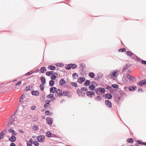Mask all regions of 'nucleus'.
Masks as SVG:
<instances>
[{
    "label": "nucleus",
    "instance_id": "f257e3e1",
    "mask_svg": "<svg viewBox=\"0 0 146 146\" xmlns=\"http://www.w3.org/2000/svg\"><path fill=\"white\" fill-rule=\"evenodd\" d=\"M56 93L57 96L59 97L67 96L68 95V92L67 91H63L60 89L57 90Z\"/></svg>",
    "mask_w": 146,
    "mask_h": 146
},
{
    "label": "nucleus",
    "instance_id": "f03ea898",
    "mask_svg": "<svg viewBox=\"0 0 146 146\" xmlns=\"http://www.w3.org/2000/svg\"><path fill=\"white\" fill-rule=\"evenodd\" d=\"M119 72L117 70H115L111 72L110 76L111 79H113L117 75L119 74Z\"/></svg>",
    "mask_w": 146,
    "mask_h": 146
},
{
    "label": "nucleus",
    "instance_id": "7ed1b4c3",
    "mask_svg": "<svg viewBox=\"0 0 146 146\" xmlns=\"http://www.w3.org/2000/svg\"><path fill=\"white\" fill-rule=\"evenodd\" d=\"M45 137L44 135H40L37 137L38 141L40 142H43L45 141Z\"/></svg>",
    "mask_w": 146,
    "mask_h": 146
},
{
    "label": "nucleus",
    "instance_id": "20e7f679",
    "mask_svg": "<svg viewBox=\"0 0 146 146\" xmlns=\"http://www.w3.org/2000/svg\"><path fill=\"white\" fill-rule=\"evenodd\" d=\"M105 104L107 107L110 108L112 106V104L111 101L109 100H106L105 101Z\"/></svg>",
    "mask_w": 146,
    "mask_h": 146
},
{
    "label": "nucleus",
    "instance_id": "39448f33",
    "mask_svg": "<svg viewBox=\"0 0 146 146\" xmlns=\"http://www.w3.org/2000/svg\"><path fill=\"white\" fill-rule=\"evenodd\" d=\"M57 90L56 88L54 87H51L50 88V92L53 93H55L56 92V93Z\"/></svg>",
    "mask_w": 146,
    "mask_h": 146
},
{
    "label": "nucleus",
    "instance_id": "423d86ee",
    "mask_svg": "<svg viewBox=\"0 0 146 146\" xmlns=\"http://www.w3.org/2000/svg\"><path fill=\"white\" fill-rule=\"evenodd\" d=\"M86 95L90 98L92 97V96L94 95V93L92 91H88L86 93Z\"/></svg>",
    "mask_w": 146,
    "mask_h": 146
},
{
    "label": "nucleus",
    "instance_id": "0eeeda50",
    "mask_svg": "<svg viewBox=\"0 0 146 146\" xmlns=\"http://www.w3.org/2000/svg\"><path fill=\"white\" fill-rule=\"evenodd\" d=\"M8 131L9 133H12V135H15L17 134L16 132L12 128H11L8 130Z\"/></svg>",
    "mask_w": 146,
    "mask_h": 146
},
{
    "label": "nucleus",
    "instance_id": "6e6552de",
    "mask_svg": "<svg viewBox=\"0 0 146 146\" xmlns=\"http://www.w3.org/2000/svg\"><path fill=\"white\" fill-rule=\"evenodd\" d=\"M53 74L52 75V76L51 77V78L52 80H54L56 79V78L58 77V74L56 72L53 73Z\"/></svg>",
    "mask_w": 146,
    "mask_h": 146
},
{
    "label": "nucleus",
    "instance_id": "1a4fd4ad",
    "mask_svg": "<svg viewBox=\"0 0 146 146\" xmlns=\"http://www.w3.org/2000/svg\"><path fill=\"white\" fill-rule=\"evenodd\" d=\"M16 137L15 135H12L11 137L9 139V140L11 142H14L16 140Z\"/></svg>",
    "mask_w": 146,
    "mask_h": 146
},
{
    "label": "nucleus",
    "instance_id": "9d476101",
    "mask_svg": "<svg viewBox=\"0 0 146 146\" xmlns=\"http://www.w3.org/2000/svg\"><path fill=\"white\" fill-rule=\"evenodd\" d=\"M6 133V130H3L0 133V137L2 138L3 137L4 135H5Z\"/></svg>",
    "mask_w": 146,
    "mask_h": 146
},
{
    "label": "nucleus",
    "instance_id": "9b49d317",
    "mask_svg": "<svg viewBox=\"0 0 146 146\" xmlns=\"http://www.w3.org/2000/svg\"><path fill=\"white\" fill-rule=\"evenodd\" d=\"M32 94L33 95L35 96H38L39 95V92L37 91H33L31 92Z\"/></svg>",
    "mask_w": 146,
    "mask_h": 146
},
{
    "label": "nucleus",
    "instance_id": "f8f14e48",
    "mask_svg": "<svg viewBox=\"0 0 146 146\" xmlns=\"http://www.w3.org/2000/svg\"><path fill=\"white\" fill-rule=\"evenodd\" d=\"M85 80V79L84 78H80L78 79V81L80 83H82Z\"/></svg>",
    "mask_w": 146,
    "mask_h": 146
},
{
    "label": "nucleus",
    "instance_id": "ddd939ff",
    "mask_svg": "<svg viewBox=\"0 0 146 146\" xmlns=\"http://www.w3.org/2000/svg\"><path fill=\"white\" fill-rule=\"evenodd\" d=\"M146 84V79L141 81L139 83V84L141 86H142Z\"/></svg>",
    "mask_w": 146,
    "mask_h": 146
},
{
    "label": "nucleus",
    "instance_id": "4468645a",
    "mask_svg": "<svg viewBox=\"0 0 146 146\" xmlns=\"http://www.w3.org/2000/svg\"><path fill=\"white\" fill-rule=\"evenodd\" d=\"M66 83L65 81L63 78H62L60 81L59 84L60 86H62L64 84Z\"/></svg>",
    "mask_w": 146,
    "mask_h": 146
},
{
    "label": "nucleus",
    "instance_id": "2eb2a0df",
    "mask_svg": "<svg viewBox=\"0 0 146 146\" xmlns=\"http://www.w3.org/2000/svg\"><path fill=\"white\" fill-rule=\"evenodd\" d=\"M137 88L135 86H130L129 87V89L130 91H134L136 90Z\"/></svg>",
    "mask_w": 146,
    "mask_h": 146
},
{
    "label": "nucleus",
    "instance_id": "dca6fc26",
    "mask_svg": "<svg viewBox=\"0 0 146 146\" xmlns=\"http://www.w3.org/2000/svg\"><path fill=\"white\" fill-rule=\"evenodd\" d=\"M41 81L43 84H44L46 82L45 79V78L43 76H42L40 78Z\"/></svg>",
    "mask_w": 146,
    "mask_h": 146
},
{
    "label": "nucleus",
    "instance_id": "f3484780",
    "mask_svg": "<svg viewBox=\"0 0 146 146\" xmlns=\"http://www.w3.org/2000/svg\"><path fill=\"white\" fill-rule=\"evenodd\" d=\"M54 96V95L53 94H50L47 96V97L48 98H53V100H55V98L54 97H53Z\"/></svg>",
    "mask_w": 146,
    "mask_h": 146
},
{
    "label": "nucleus",
    "instance_id": "a211bd4d",
    "mask_svg": "<svg viewBox=\"0 0 146 146\" xmlns=\"http://www.w3.org/2000/svg\"><path fill=\"white\" fill-rule=\"evenodd\" d=\"M106 97L108 99H110L112 98L111 95L110 94H106Z\"/></svg>",
    "mask_w": 146,
    "mask_h": 146
},
{
    "label": "nucleus",
    "instance_id": "6ab92c4d",
    "mask_svg": "<svg viewBox=\"0 0 146 146\" xmlns=\"http://www.w3.org/2000/svg\"><path fill=\"white\" fill-rule=\"evenodd\" d=\"M53 74V72L52 71H50L47 72L46 73V75L48 76H50Z\"/></svg>",
    "mask_w": 146,
    "mask_h": 146
},
{
    "label": "nucleus",
    "instance_id": "aec40b11",
    "mask_svg": "<svg viewBox=\"0 0 146 146\" xmlns=\"http://www.w3.org/2000/svg\"><path fill=\"white\" fill-rule=\"evenodd\" d=\"M46 71V69L44 67L41 68L40 69V71L41 73H43Z\"/></svg>",
    "mask_w": 146,
    "mask_h": 146
},
{
    "label": "nucleus",
    "instance_id": "412c9836",
    "mask_svg": "<svg viewBox=\"0 0 146 146\" xmlns=\"http://www.w3.org/2000/svg\"><path fill=\"white\" fill-rule=\"evenodd\" d=\"M25 98V95L24 94H23L20 98V100L19 102H23V100L24 98Z\"/></svg>",
    "mask_w": 146,
    "mask_h": 146
},
{
    "label": "nucleus",
    "instance_id": "4be33fe9",
    "mask_svg": "<svg viewBox=\"0 0 146 146\" xmlns=\"http://www.w3.org/2000/svg\"><path fill=\"white\" fill-rule=\"evenodd\" d=\"M95 88V87L92 84L89 86V89L90 90H93Z\"/></svg>",
    "mask_w": 146,
    "mask_h": 146
},
{
    "label": "nucleus",
    "instance_id": "5701e85b",
    "mask_svg": "<svg viewBox=\"0 0 146 146\" xmlns=\"http://www.w3.org/2000/svg\"><path fill=\"white\" fill-rule=\"evenodd\" d=\"M48 68L49 69L52 70H54L56 69V67L52 65H49Z\"/></svg>",
    "mask_w": 146,
    "mask_h": 146
},
{
    "label": "nucleus",
    "instance_id": "b1692460",
    "mask_svg": "<svg viewBox=\"0 0 146 146\" xmlns=\"http://www.w3.org/2000/svg\"><path fill=\"white\" fill-rule=\"evenodd\" d=\"M89 76L91 78H94L95 76V74L93 72H90L89 74Z\"/></svg>",
    "mask_w": 146,
    "mask_h": 146
},
{
    "label": "nucleus",
    "instance_id": "393cba45",
    "mask_svg": "<svg viewBox=\"0 0 146 146\" xmlns=\"http://www.w3.org/2000/svg\"><path fill=\"white\" fill-rule=\"evenodd\" d=\"M90 84V82L88 80H87L86 81V82L84 83V86H87L89 85Z\"/></svg>",
    "mask_w": 146,
    "mask_h": 146
},
{
    "label": "nucleus",
    "instance_id": "a878e982",
    "mask_svg": "<svg viewBox=\"0 0 146 146\" xmlns=\"http://www.w3.org/2000/svg\"><path fill=\"white\" fill-rule=\"evenodd\" d=\"M54 84V81L53 80H50L49 82V84L50 86H52Z\"/></svg>",
    "mask_w": 146,
    "mask_h": 146
},
{
    "label": "nucleus",
    "instance_id": "bb28decb",
    "mask_svg": "<svg viewBox=\"0 0 146 146\" xmlns=\"http://www.w3.org/2000/svg\"><path fill=\"white\" fill-rule=\"evenodd\" d=\"M99 90L100 92L101 93H104L105 92V90L104 88H100L99 89Z\"/></svg>",
    "mask_w": 146,
    "mask_h": 146
},
{
    "label": "nucleus",
    "instance_id": "cd10ccee",
    "mask_svg": "<svg viewBox=\"0 0 146 146\" xmlns=\"http://www.w3.org/2000/svg\"><path fill=\"white\" fill-rule=\"evenodd\" d=\"M53 122V119L52 118H50L48 121V123L49 124L51 125Z\"/></svg>",
    "mask_w": 146,
    "mask_h": 146
},
{
    "label": "nucleus",
    "instance_id": "c85d7f7f",
    "mask_svg": "<svg viewBox=\"0 0 146 146\" xmlns=\"http://www.w3.org/2000/svg\"><path fill=\"white\" fill-rule=\"evenodd\" d=\"M126 51V49L125 48H120L118 50V52H125Z\"/></svg>",
    "mask_w": 146,
    "mask_h": 146
},
{
    "label": "nucleus",
    "instance_id": "c756f323",
    "mask_svg": "<svg viewBox=\"0 0 146 146\" xmlns=\"http://www.w3.org/2000/svg\"><path fill=\"white\" fill-rule=\"evenodd\" d=\"M126 54L127 56H132L133 54V53H132V52L129 51L126 52Z\"/></svg>",
    "mask_w": 146,
    "mask_h": 146
},
{
    "label": "nucleus",
    "instance_id": "7c9ffc66",
    "mask_svg": "<svg viewBox=\"0 0 146 146\" xmlns=\"http://www.w3.org/2000/svg\"><path fill=\"white\" fill-rule=\"evenodd\" d=\"M52 135V133H51L50 131H48L47 132L46 136L48 137H51V135Z\"/></svg>",
    "mask_w": 146,
    "mask_h": 146
},
{
    "label": "nucleus",
    "instance_id": "2f4dec72",
    "mask_svg": "<svg viewBox=\"0 0 146 146\" xmlns=\"http://www.w3.org/2000/svg\"><path fill=\"white\" fill-rule=\"evenodd\" d=\"M127 141L128 142L132 143L133 142V140L131 138H129L127 139Z\"/></svg>",
    "mask_w": 146,
    "mask_h": 146
},
{
    "label": "nucleus",
    "instance_id": "473e14b6",
    "mask_svg": "<svg viewBox=\"0 0 146 146\" xmlns=\"http://www.w3.org/2000/svg\"><path fill=\"white\" fill-rule=\"evenodd\" d=\"M71 64H69L67 65H66L65 68L66 69L69 70L71 68Z\"/></svg>",
    "mask_w": 146,
    "mask_h": 146
},
{
    "label": "nucleus",
    "instance_id": "72a5a7b5",
    "mask_svg": "<svg viewBox=\"0 0 146 146\" xmlns=\"http://www.w3.org/2000/svg\"><path fill=\"white\" fill-rule=\"evenodd\" d=\"M33 73V72L32 71H30L28 72L27 73H26L25 74V75L26 76H28L31 74H32Z\"/></svg>",
    "mask_w": 146,
    "mask_h": 146
},
{
    "label": "nucleus",
    "instance_id": "f704fd0d",
    "mask_svg": "<svg viewBox=\"0 0 146 146\" xmlns=\"http://www.w3.org/2000/svg\"><path fill=\"white\" fill-rule=\"evenodd\" d=\"M129 67V66L128 64H126V66H124L122 70V72H123L125 70H126L127 68Z\"/></svg>",
    "mask_w": 146,
    "mask_h": 146
},
{
    "label": "nucleus",
    "instance_id": "c9c22d12",
    "mask_svg": "<svg viewBox=\"0 0 146 146\" xmlns=\"http://www.w3.org/2000/svg\"><path fill=\"white\" fill-rule=\"evenodd\" d=\"M111 86L114 88H118L119 86L118 85L116 84H113L111 85Z\"/></svg>",
    "mask_w": 146,
    "mask_h": 146
},
{
    "label": "nucleus",
    "instance_id": "e433bc0d",
    "mask_svg": "<svg viewBox=\"0 0 146 146\" xmlns=\"http://www.w3.org/2000/svg\"><path fill=\"white\" fill-rule=\"evenodd\" d=\"M102 99V97L100 96H98L97 98H95V99L97 101H100Z\"/></svg>",
    "mask_w": 146,
    "mask_h": 146
},
{
    "label": "nucleus",
    "instance_id": "4c0bfd02",
    "mask_svg": "<svg viewBox=\"0 0 146 146\" xmlns=\"http://www.w3.org/2000/svg\"><path fill=\"white\" fill-rule=\"evenodd\" d=\"M71 68L73 69H74L77 67L76 65L75 64H71Z\"/></svg>",
    "mask_w": 146,
    "mask_h": 146
},
{
    "label": "nucleus",
    "instance_id": "58836bf2",
    "mask_svg": "<svg viewBox=\"0 0 146 146\" xmlns=\"http://www.w3.org/2000/svg\"><path fill=\"white\" fill-rule=\"evenodd\" d=\"M33 129L34 131H36L38 129V126L37 125H35L33 127Z\"/></svg>",
    "mask_w": 146,
    "mask_h": 146
},
{
    "label": "nucleus",
    "instance_id": "ea45409f",
    "mask_svg": "<svg viewBox=\"0 0 146 146\" xmlns=\"http://www.w3.org/2000/svg\"><path fill=\"white\" fill-rule=\"evenodd\" d=\"M73 77H74V78L75 79H76L78 77V75L77 73H74L72 75Z\"/></svg>",
    "mask_w": 146,
    "mask_h": 146
},
{
    "label": "nucleus",
    "instance_id": "a19ab883",
    "mask_svg": "<svg viewBox=\"0 0 146 146\" xmlns=\"http://www.w3.org/2000/svg\"><path fill=\"white\" fill-rule=\"evenodd\" d=\"M44 84H41L40 86V89L41 90V91H42V90H43L44 89Z\"/></svg>",
    "mask_w": 146,
    "mask_h": 146
},
{
    "label": "nucleus",
    "instance_id": "79ce46f5",
    "mask_svg": "<svg viewBox=\"0 0 146 146\" xmlns=\"http://www.w3.org/2000/svg\"><path fill=\"white\" fill-rule=\"evenodd\" d=\"M80 67L82 68H86V64L84 63H82L80 65Z\"/></svg>",
    "mask_w": 146,
    "mask_h": 146
},
{
    "label": "nucleus",
    "instance_id": "37998d69",
    "mask_svg": "<svg viewBox=\"0 0 146 146\" xmlns=\"http://www.w3.org/2000/svg\"><path fill=\"white\" fill-rule=\"evenodd\" d=\"M33 143L34 145L36 146H38L39 145V143L36 141H34Z\"/></svg>",
    "mask_w": 146,
    "mask_h": 146
},
{
    "label": "nucleus",
    "instance_id": "c03bdc74",
    "mask_svg": "<svg viewBox=\"0 0 146 146\" xmlns=\"http://www.w3.org/2000/svg\"><path fill=\"white\" fill-rule=\"evenodd\" d=\"M71 84L73 86H75V87H76L78 86L77 84L74 82H72L71 83Z\"/></svg>",
    "mask_w": 146,
    "mask_h": 146
},
{
    "label": "nucleus",
    "instance_id": "a18cd8bd",
    "mask_svg": "<svg viewBox=\"0 0 146 146\" xmlns=\"http://www.w3.org/2000/svg\"><path fill=\"white\" fill-rule=\"evenodd\" d=\"M135 80V78L133 76H131V78L129 79L130 81H134Z\"/></svg>",
    "mask_w": 146,
    "mask_h": 146
},
{
    "label": "nucleus",
    "instance_id": "49530a36",
    "mask_svg": "<svg viewBox=\"0 0 146 146\" xmlns=\"http://www.w3.org/2000/svg\"><path fill=\"white\" fill-rule=\"evenodd\" d=\"M137 143H138L141 145H143V142L139 140H137Z\"/></svg>",
    "mask_w": 146,
    "mask_h": 146
},
{
    "label": "nucleus",
    "instance_id": "de8ad7c7",
    "mask_svg": "<svg viewBox=\"0 0 146 146\" xmlns=\"http://www.w3.org/2000/svg\"><path fill=\"white\" fill-rule=\"evenodd\" d=\"M50 113V112L48 111H46L45 112V114L46 115H48L49 114V113Z\"/></svg>",
    "mask_w": 146,
    "mask_h": 146
},
{
    "label": "nucleus",
    "instance_id": "09e8293b",
    "mask_svg": "<svg viewBox=\"0 0 146 146\" xmlns=\"http://www.w3.org/2000/svg\"><path fill=\"white\" fill-rule=\"evenodd\" d=\"M126 76L127 78L129 80L131 78V76H130L127 73L126 74Z\"/></svg>",
    "mask_w": 146,
    "mask_h": 146
},
{
    "label": "nucleus",
    "instance_id": "8fccbe9b",
    "mask_svg": "<svg viewBox=\"0 0 146 146\" xmlns=\"http://www.w3.org/2000/svg\"><path fill=\"white\" fill-rule=\"evenodd\" d=\"M81 90H82L83 91H86L87 90V89L85 87H84V88H82Z\"/></svg>",
    "mask_w": 146,
    "mask_h": 146
},
{
    "label": "nucleus",
    "instance_id": "3c124183",
    "mask_svg": "<svg viewBox=\"0 0 146 146\" xmlns=\"http://www.w3.org/2000/svg\"><path fill=\"white\" fill-rule=\"evenodd\" d=\"M22 84V82L20 81L19 82H18L17 84H16V86H19L20 85Z\"/></svg>",
    "mask_w": 146,
    "mask_h": 146
},
{
    "label": "nucleus",
    "instance_id": "603ef678",
    "mask_svg": "<svg viewBox=\"0 0 146 146\" xmlns=\"http://www.w3.org/2000/svg\"><path fill=\"white\" fill-rule=\"evenodd\" d=\"M32 117V115H29L27 116L26 118L28 119H29L31 118Z\"/></svg>",
    "mask_w": 146,
    "mask_h": 146
},
{
    "label": "nucleus",
    "instance_id": "864d4df0",
    "mask_svg": "<svg viewBox=\"0 0 146 146\" xmlns=\"http://www.w3.org/2000/svg\"><path fill=\"white\" fill-rule=\"evenodd\" d=\"M141 62L143 64L146 65V61L144 60H142Z\"/></svg>",
    "mask_w": 146,
    "mask_h": 146
},
{
    "label": "nucleus",
    "instance_id": "5fc2aeb1",
    "mask_svg": "<svg viewBox=\"0 0 146 146\" xmlns=\"http://www.w3.org/2000/svg\"><path fill=\"white\" fill-rule=\"evenodd\" d=\"M13 122H10L7 125L8 127H10L12 124Z\"/></svg>",
    "mask_w": 146,
    "mask_h": 146
},
{
    "label": "nucleus",
    "instance_id": "6e6d98bb",
    "mask_svg": "<svg viewBox=\"0 0 146 146\" xmlns=\"http://www.w3.org/2000/svg\"><path fill=\"white\" fill-rule=\"evenodd\" d=\"M29 142L31 143V144H33V139H30L29 140Z\"/></svg>",
    "mask_w": 146,
    "mask_h": 146
},
{
    "label": "nucleus",
    "instance_id": "4d7b16f0",
    "mask_svg": "<svg viewBox=\"0 0 146 146\" xmlns=\"http://www.w3.org/2000/svg\"><path fill=\"white\" fill-rule=\"evenodd\" d=\"M45 102L46 103V104H49L50 103V101L49 100H47Z\"/></svg>",
    "mask_w": 146,
    "mask_h": 146
},
{
    "label": "nucleus",
    "instance_id": "13d9d810",
    "mask_svg": "<svg viewBox=\"0 0 146 146\" xmlns=\"http://www.w3.org/2000/svg\"><path fill=\"white\" fill-rule=\"evenodd\" d=\"M36 108V107L35 106H33L31 108V109L32 110H34Z\"/></svg>",
    "mask_w": 146,
    "mask_h": 146
},
{
    "label": "nucleus",
    "instance_id": "bf43d9fd",
    "mask_svg": "<svg viewBox=\"0 0 146 146\" xmlns=\"http://www.w3.org/2000/svg\"><path fill=\"white\" fill-rule=\"evenodd\" d=\"M77 93L78 94L80 93L81 90L80 89H78L77 90Z\"/></svg>",
    "mask_w": 146,
    "mask_h": 146
},
{
    "label": "nucleus",
    "instance_id": "052dcab7",
    "mask_svg": "<svg viewBox=\"0 0 146 146\" xmlns=\"http://www.w3.org/2000/svg\"><path fill=\"white\" fill-rule=\"evenodd\" d=\"M10 146H16V145L14 143H11L10 144Z\"/></svg>",
    "mask_w": 146,
    "mask_h": 146
},
{
    "label": "nucleus",
    "instance_id": "680f3d73",
    "mask_svg": "<svg viewBox=\"0 0 146 146\" xmlns=\"http://www.w3.org/2000/svg\"><path fill=\"white\" fill-rule=\"evenodd\" d=\"M26 88L27 90H30V86H29L27 87Z\"/></svg>",
    "mask_w": 146,
    "mask_h": 146
},
{
    "label": "nucleus",
    "instance_id": "e2e57ef3",
    "mask_svg": "<svg viewBox=\"0 0 146 146\" xmlns=\"http://www.w3.org/2000/svg\"><path fill=\"white\" fill-rule=\"evenodd\" d=\"M56 135L52 133V135H51V137H56Z\"/></svg>",
    "mask_w": 146,
    "mask_h": 146
},
{
    "label": "nucleus",
    "instance_id": "0e129e2a",
    "mask_svg": "<svg viewBox=\"0 0 146 146\" xmlns=\"http://www.w3.org/2000/svg\"><path fill=\"white\" fill-rule=\"evenodd\" d=\"M19 131L20 133H24V132L23 131L21 130V129H19Z\"/></svg>",
    "mask_w": 146,
    "mask_h": 146
},
{
    "label": "nucleus",
    "instance_id": "69168bd1",
    "mask_svg": "<svg viewBox=\"0 0 146 146\" xmlns=\"http://www.w3.org/2000/svg\"><path fill=\"white\" fill-rule=\"evenodd\" d=\"M38 119V117H35L33 119L34 121H36Z\"/></svg>",
    "mask_w": 146,
    "mask_h": 146
},
{
    "label": "nucleus",
    "instance_id": "338daca9",
    "mask_svg": "<svg viewBox=\"0 0 146 146\" xmlns=\"http://www.w3.org/2000/svg\"><path fill=\"white\" fill-rule=\"evenodd\" d=\"M27 146H32V145L31 144L29 143L28 142H27Z\"/></svg>",
    "mask_w": 146,
    "mask_h": 146
},
{
    "label": "nucleus",
    "instance_id": "774afa93",
    "mask_svg": "<svg viewBox=\"0 0 146 146\" xmlns=\"http://www.w3.org/2000/svg\"><path fill=\"white\" fill-rule=\"evenodd\" d=\"M48 104H45L44 105V107H47L48 106Z\"/></svg>",
    "mask_w": 146,
    "mask_h": 146
}]
</instances>
